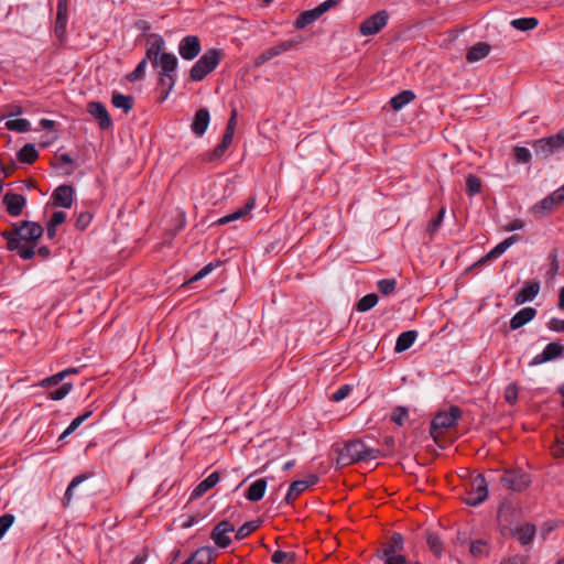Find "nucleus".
Here are the masks:
<instances>
[{
	"instance_id": "1",
	"label": "nucleus",
	"mask_w": 564,
	"mask_h": 564,
	"mask_svg": "<svg viewBox=\"0 0 564 564\" xmlns=\"http://www.w3.org/2000/svg\"><path fill=\"white\" fill-rule=\"evenodd\" d=\"M43 232L44 229L39 223L22 220L12 224V228L2 231L1 236L7 240L8 250L17 251L22 259L29 260L35 256L34 248Z\"/></svg>"
},
{
	"instance_id": "2",
	"label": "nucleus",
	"mask_w": 564,
	"mask_h": 564,
	"mask_svg": "<svg viewBox=\"0 0 564 564\" xmlns=\"http://www.w3.org/2000/svg\"><path fill=\"white\" fill-rule=\"evenodd\" d=\"M378 455V449L368 448L361 441H354L339 452L336 464L344 467L360 460L377 458Z\"/></svg>"
},
{
	"instance_id": "3",
	"label": "nucleus",
	"mask_w": 564,
	"mask_h": 564,
	"mask_svg": "<svg viewBox=\"0 0 564 564\" xmlns=\"http://www.w3.org/2000/svg\"><path fill=\"white\" fill-rule=\"evenodd\" d=\"M224 53L218 48L207 50L189 70L192 82H200L210 74L220 63Z\"/></svg>"
},
{
	"instance_id": "4",
	"label": "nucleus",
	"mask_w": 564,
	"mask_h": 564,
	"mask_svg": "<svg viewBox=\"0 0 564 564\" xmlns=\"http://www.w3.org/2000/svg\"><path fill=\"white\" fill-rule=\"evenodd\" d=\"M462 416L458 406L452 405L449 411H440L431 422L430 433L436 441L437 437L447 429L453 427Z\"/></svg>"
},
{
	"instance_id": "5",
	"label": "nucleus",
	"mask_w": 564,
	"mask_h": 564,
	"mask_svg": "<svg viewBox=\"0 0 564 564\" xmlns=\"http://www.w3.org/2000/svg\"><path fill=\"white\" fill-rule=\"evenodd\" d=\"M534 153L540 159H546L553 153L564 149V130L558 133L541 138L532 143Z\"/></svg>"
},
{
	"instance_id": "6",
	"label": "nucleus",
	"mask_w": 564,
	"mask_h": 564,
	"mask_svg": "<svg viewBox=\"0 0 564 564\" xmlns=\"http://www.w3.org/2000/svg\"><path fill=\"white\" fill-rule=\"evenodd\" d=\"M339 3V0H326L312 10L303 11L294 22V26L297 30L304 29L308 24L319 19L329 9L335 8Z\"/></svg>"
},
{
	"instance_id": "7",
	"label": "nucleus",
	"mask_w": 564,
	"mask_h": 564,
	"mask_svg": "<svg viewBox=\"0 0 564 564\" xmlns=\"http://www.w3.org/2000/svg\"><path fill=\"white\" fill-rule=\"evenodd\" d=\"M530 477L522 470H507L500 477V482L510 490L522 491L530 485Z\"/></svg>"
},
{
	"instance_id": "8",
	"label": "nucleus",
	"mask_w": 564,
	"mask_h": 564,
	"mask_svg": "<svg viewBox=\"0 0 564 564\" xmlns=\"http://www.w3.org/2000/svg\"><path fill=\"white\" fill-rule=\"evenodd\" d=\"M389 13L386 10H381L367 18L360 24L359 32L365 36L375 35L387 25Z\"/></svg>"
},
{
	"instance_id": "9",
	"label": "nucleus",
	"mask_w": 564,
	"mask_h": 564,
	"mask_svg": "<svg viewBox=\"0 0 564 564\" xmlns=\"http://www.w3.org/2000/svg\"><path fill=\"white\" fill-rule=\"evenodd\" d=\"M488 496L487 481L480 474L476 475L471 481V490L465 499L466 505L477 506L486 500Z\"/></svg>"
},
{
	"instance_id": "10",
	"label": "nucleus",
	"mask_w": 564,
	"mask_h": 564,
	"mask_svg": "<svg viewBox=\"0 0 564 564\" xmlns=\"http://www.w3.org/2000/svg\"><path fill=\"white\" fill-rule=\"evenodd\" d=\"M234 531V524L224 520L213 529L210 536L218 547L225 549L231 543L229 533H232Z\"/></svg>"
},
{
	"instance_id": "11",
	"label": "nucleus",
	"mask_w": 564,
	"mask_h": 564,
	"mask_svg": "<svg viewBox=\"0 0 564 564\" xmlns=\"http://www.w3.org/2000/svg\"><path fill=\"white\" fill-rule=\"evenodd\" d=\"M87 112L93 116L101 130H107L112 126L111 118L102 102L90 101L87 105Z\"/></svg>"
},
{
	"instance_id": "12",
	"label": "nucleus",
	"mask_w": 564,
	"mask_h": 564,
	"mask_svg": "<svg viewBox=\"0 0 564 564\" xmlns=\"http://www.w3.org/2000/svg\"><path fill=\"white\" fill-rule=\"evenodd\" d=\"M200 50H202L200 41H199L198 36H196V35L185 36L181 41L180 46H178L180 55L186 61H192L195 57H197L198 54L200 53Z\"/></svg>"
},
{
	"instance_id": "13",
	"label": "nucleus",
	"mask_w": 564,
	"mask_h": 564,
	"mask_svg": "<svg viewBox=\"0 0 564 564\" xmlns=\"http://www.w3.org/2000/svg\"><path fill=\"white\" fill-rule=\"evenodd\" d=\"M521 240V237L519 235H512L498 243L492 250H490L488 253H486L484 257H481L474 267L482 265L491 260L497 259L500 257L509 247H511L513 243Z\"/></svg>"
},
{
	"instance_id": "14",
	"label": "nucleus",
	"mask_w": 564,
	"mask_h": 564,
	"mask_svg": "<svg viewBox=\"0 0 564 564\" xmlns=\"http://www.w3.org/2000/svg\"><path fill=\"white\" fill-rule=\"evenodd\" d=\"M25 203V197L21 194L8 192L3 196V204L7 207L8 214L12 217H18L22 214Z\"/></svg>"
},
{
	"instance_id": "15",
	"label": "nucleus",
	"mask_w": 564,
	"mask_h": 564,
	"mask_svg": "<svg viewBox=\"0 0 564 564\" xmlns=\"http://www.w3.org/2000/svg\"><path fill=\"white\" fill-rule=\"evenodd\" d=\"M67 4L68 0H58L57 2V11H56V21L54 32L59 41H63L66 34V24H67Z\"/></svg>"
},
{
	"instance_id": "16",
	"label": "nucleus",
	"mask_w": 564,
	"mask_h": 564,
	"mask_svg": "<svg viewBox=\"0 0 564 564\" xmlns=\"http://www.w3.org/2000/svg\"><path fill=\"white\" fill-rule=\"evenodd\" d=\"M564 354V345L560 343H550L545 346L543 351L536 355L532 361L533 365L543 364L556 359Z\"/></svg>"
},
{
	"instance_id": "17",
	"label": "nucleus",
	"mask_w": 564,
	"mask_h": 564,
	"mask_svg": "<svg viewBox=\"0 0 564 564\" xmlns=\"http://www.w3.org/2000/svg\"><path fill=\"white\" fill-rule=\"evenodd\" d=\"M74 188L70 185H59L52 194L55 206L69 208L73 204Z\"/></svg>"
},
{
	"instance_id": "18",
	"label": "nucleus",
	"mask_w": 564,
	"mask_h": 564,
	"mask_svg": "<svg viewBox=\"0 0 564 564\" xmlns=\"http://www.w3.org/2000/svg\"><path fill=\"white\" fill-rule=\"evenodd\" d=\"M293 41H284L280 43L279 45H275L273 47L268 48L263 53H261L256 59H254V66L260 67L271 58L280 55L283 52L289 51L293 47Z\"/></svg>"
},
{
	"instance_id": "19",
	"label": "nucleus",
	"mask_w": 564,
	"mask_h": 564,
	"mask_svg": "<svg viewBox=\"0 0 564 564\" xmlns=\"http://www.w3.org/2000/svg\"><path fill=\"white\" fill-rule=\"evenodd\" d=\"M209 111L207 108H200L196 111L193 122L191 124L192 131L200 137L205 133L209 124Z\"/></svg>"
},
{
	"instance_id": "20",
	"label": "nucleus",
	"mask_w": 564,
	"mask_h": 564,
	"mask_svg": "<svg viewBox=\"0 0 564 564\" xmlns=\"http://www.w3.org/2000/svg\"><path fill=\"white\" fill-rule=\"evenodd\" d=\"M540 291V283L538 281L528 282L516 295L514 302L517 304H523L528 301H532Z\"/></svg>"
},
{
	"instance_id": "21",
	"label": "nucleus",
	"mask_w": 564,
	"mask_h": 564,
	"mask_svg": "<svg viewBox=\"0 0 564 564\" xmlns=\"http://www.w3.org/2000/svg\"><path fill=\"white\" fill-rule=\"evenodd\" d=\"M562 204V197L560 194H550L544 199H542L539 204L533 206L534 214L544 215L551 213L556 206Z\"/></svg>"
},
{
	"instance_id": "22",
	"label": "nucleus",
	"mask_w": 564,
	"mask_h": 564,
	"mask_svg": "<svg viewBox=\"0 0 564 564\" xmlns=\"http://www.w3.org/2000/svg\"><path fill=\"white\" fill-rule=\"evenodd\" d=\"M154 37V41L151 43L150 47L147 50L145 58L149 59L153 67L159 66L160 62V54L164 48V40L159 35H152Z\"/></svg>"
},
{
	"instance_id": "23",
	"label": "nucleus",
	"mask_w": 564,
	"mask_h": 564,
	"mask_svg": "<svg viewBox=\"0 0 564 564\" xmlns=\"http://www.w3.org/2000/svg\"><path fill=\"white\" fill-rule=\"evenodd\" d=\"M536 315V310L533 307H524L520 310L511 319H510V328L518 329L531 322Z\"/></svg>"
},
{
	"instance_id": "24",
	"label": "nucleus",
	"mask_w": 564,
	"mask_h": 564,
	"mask_svg": "<svg viewBox=\"0 0 564 564\" xmlns=\"http://www.w3.org/2000/svg\"><path fill=\"white\" fill-rule=\"evenodd\" d=\"M254 203L256 199L253 197L249 198L242 207L238 208L236 212L229 215L219 218L216 224L226 225L230 221L243 218L251 209H253Z\"/></svg>"
},
{
	"instance_id": "25",
	"label": "nucleus",
	"mask_w": 564,
	"mask_h": 564,
	"mask_svg": "<svg viewBox=\"0 0 564 564\" xmlns=\"http://www.w3.org/2000/svg\"><path fill=\"white\" fill-rule=\"evenodd\" d=\"M77 368H69V369H66V370H63L56 375H53V376H50L47 378H44L43 380H41L40 382H33L31 384V387H37L40 386L41 388H48V387H52V386H56L58 384L59 382H62L66 377H68L69 375H75L77 373Z\"/></svg>"
},
{
	"instance_id": "26",
	"label": "nucleus",
	"mask_w": 564,
	"mask_h": 564,
	"mask_svg": "<svg viewBox=\"0 0 564 564\" xmlns=\"http://www.w3.org/2000/svg\"><path fill=\"white\" fill-rule=\"evenodd\" d=\"M214 557V549L203 546L182 564H209Z\"/></svg>"
},
{
	"instance_id": "27",
	"label": "nucleus",
	"mask_w": 564,
	"mask_h": 564,
	"mask_svg": "<svg viewBox=\"0 0 564 564\" xmlns=\"http://www.w3.org/2000/svg\"><path fill=\"white\" fill-rule=\"evenodd\" d=\"M535 525L532 523H525L524 525L518 527L512 531V535L516 536L521 544H530L535 536Z\"/></svg>"
},
{
	"instance_id": "28",
	"label": "nucleus",
	"mask_w": 564,
	"mask_h": 564,
	"mask_svg": "<svg viewBox=\"0 0 564 564\" xmlns=\"http://www.w3.org/2000/svg\"><path fill=\"white\" fill-rule=\"evenodd\" d=\"M219 481V473H212L206 479L200 481L192 492V499L202 497L206 491L212 489Z\"/></svg>"
},
{
	"instance_id": "29",
	"label": "nucleus",
	"mask_w": 564,
	"mask_h": 564,
	"mask_svg": "<svg viewBox=\"0 0 564 564\" xmlns=\"http://www.w3.org/2000/svg\"><path fill=\"white\" fill-rule=\"evenodd\" d=\"M267 480L264 478L258 479L248 488L246 498L252 502L259 501L263 498Z\"/></svg>"
},
{
	"instance_id": "30",
	"label": "nucleus",
	"mask_w": 564,
	"mask_h": 564,
	"mask_svg": "<svg viewBox=\"0 0 564 564\" xmlns=\"http://www.w3.org/2000/svg\"><path fill=\"white\" fill-rule=\"evenodd\" d=\"M111 102L116 108L122 109L124 113H129L133 108L134 98L131 95L115 91L111 96Z\"/></svg>"
},
{
	"instance_id": "31",
	"label": "nucleus",
	"mask_w": 564,
	"mask_h": 564,
	"mask_svg": "<svg viewBox=\"0 0 564 564\" xmlns=\"http://www.w3.org/2000/svg\"><path fill=\"white\" fill-rule=\"evenodd\" d=\"M39 158V152L32 143L24 144L17 153V159L21 163L33 164Z\"/></svg>"
},
{
	"instance_id": "32",
	"label": "nucleus",
	"mask_w": 564,
	"mask_h": 564,
	"mask_svg": "<svg viewBox=\"0 0 564 564\" xmlns=\"http://www.w3.org/2000/svg\"><path fill=\"white\" fill-rule=\"evenodd\" d=\"M490 52V45L484 42L471 46L466 55V59L470 63L485 58Z\"/></svg>"
},
{
	"instance_id": "33",
	"label": "nucleus",
	"mask_w": 564,
	"mask_h": 564,
	"mask_svg": "<svg viewBox=\"0 0 564 564\" xmlns=\"http://www.w3.org/2000/svg\"><path fill=\"white\" fill-rule=\"evenodd\" d=\"M403 550V536L402 534L394 532L388 545L382 550V556L400 555L399 553Z\"/></svg>"
},
{
	"instance_id": "34",
	"label": "nucleus",
	"mask_w": 564,
	"mask_h": 564,
	"mask_svg": "<svg viewBox=\"0 0 564 564\" xmlns=\"http://www.w3.org/2000/svg\"><path fill=\"white\" fill-rule=\"evenodd\" d=\"M415 99V94L412 90H403L395 95L390 100V106L393 110H401L404 106Z\"/></svg>"
},
{
	"instance_id": "35",
	"label": "nucleus",
	"mask_w": 564,
	"mask_h": 564,
	"mask_svg": "<svg viewBox=\"0 0 564 564\" xmlns=\"http://www.w3.org/2000/svg\"><path fill=\"white\" fill-rule=\"evenodd\" d=\"M416 336L417 334L415 330L403 332L402 334L399 335L397 339L394 350L397 352L405 351L413 345L414 340L416 339Z\"/></svg>"
},
{
	"instance_id": "36",
	"label": "nucleus",
	"mask_w": 564,
	"mask_h": 564,
	"mask_svg": "<svg viewBox=\"0 0 564 564\" xmlns=\"http://www.w3.org/2000/svg\"><path fill=\"white\" fill-rule=\"evenodd\" d=\"M231 142H232V139L229 138V134L223 135L220 143L218 145H216V148L213 150V152L206 153L204 155V160L205 161H214V160L220 159L225 154V152L227 151V149L229 148Z\"/></svg>"
},
{
	"instance_id": "37",
	"label": "nucleus",
	"mask_w": 564,
	"mask_h": 564,
	"mask_svg": "<svg viewBox=\"0 0 564 564\" xmlns=\"http://www.w3.org/2000/svg\"><path fill=\"white\" fill-rule=\"evenodd\" d=\"M159 66H161V73L172 74L177 67V58L172 53H162Z\"/></svg>"
},
{
	"instance_id": "38",
	"label": "nucleus",
	"mask_w": 564,
	"mask_h": 564,
	"mask_svg": "<svg viewBox=\"0 0 564 564\" xmlns=\"http://www.w3.org/2000/svg\"><path fill=\"white\" fill-rule=\"evenodd\" d=\"M308 487H310L308 481H304V480L293 481L290 486L288 494H286L285 502L286 503L293 502Z\"/></svg>"
},
{
	"instance_id": "39",
	"label": "nucleus",
	"mask_w": 564,
	"mask_h": 564,
	"mask_svg": "<svg viewBox=\"0 0 564 564\" xmlns=\"http://www.w3.org/2000/svg\"><path fill=\"white\" fill-rule=\"evenodd\" d=\"M174 83L175 79L173 74H160L159 87L161 90V100H164L167 97V95L174 87Z\"/></svg>"
},
{
	"instance_id": "40",
	"label": "nucleus",
	"mask_w": 564,
	"mask_h": 564,
	"mask_svg": "<svg viewBox=\"0 0 564 564\" xmlns=\"http://www.w3.org/2000/svg\"><path fill=\"white\" fill-rule=\"evenodd\" d=\"M378 300L379 297L376 293L367 294L357 302L356 308L359 312H367L378 303Z\"/></svg>"
},
{
	"instance_id": "41",
	"label": "nucleus",
	"mask_w": 564,
	"mask_h": 564,
	"mask_svg": "<svg viewBox=\"0 0 564 564\" xmlns=\"http://www.w3.org/2000/svg\"><path fill=\"white\" fill-rule=\"evenodd\" d=\"M539 24L535 18H520L511 21V25L520 31H529L534 29Z\"/></svg>"
},
{
	"instance_id": "42",
	"label": "nucleus",
	"mask_w": 564,
	"mask_h": 564,
	"mask_svg": "<svg viewBox=\"0 0 564 564\" xmlns=\"http://www.w3.org/2000/svg\"><path fill=\"white\" fill-rule=\"evenodd\" d=\"M296 555L293 552L275 551L271 561L275 564H294Z\"/></svg>"
},
{
	"instance_id": "43",
	"label": "nucleus",
	"mask_w": 564,
	"mask_h": 564,
	"mask_svg": "<svg viewBox=\"0 0 564 564\" xmlns=\"http://www.w3.org/2000/svg\"><path fill=\"white\" fill-rule=\"evenodd\" d=\"M8 130L17 132H28L30 130V122L26 119H11L6 122Z\"/></svg>"
},
{
	"instance_id": "44",
	"label": "nucleus",
	"mask_w": 564,
	"mask_h": 564,
	"mask_svg": "<svg viewBox=\"0 0 564 564\" xmlns=\"http://www.w3.org/2000/svg\"><path fill=\"white\" fill-rule=\"evenodd\" d=\"M87 477H88L87 475L82 474V475L76 476V477L70 481L69 486H68V487H67V489H66L65 496H64V501H63V503H64V506H65V507L69 505V502H70V500H72V498H73V491H74V489H75L79 484H82L84 480H86V479H87Z\"/></svg>"
},
{
	"instance_id": "45",
	"label": "nucleus",
	"mask_w": 564,
	"mask_h": 564,
	"mask_svg": "<svg viewBox=\"0 0 564 564\" xmlns=\"http://www.w3.org/2000/svg\"><path fill=\"white\" fill-rule=\"evenodd\" d=\"M466 186L467 194L474 196L481 191V180L474 174H469L466 180Z\"/></svg>"
},
{
	"instance_id": "46",
	"label": "nucleus",
	"mask_w": 564,
	"mask_h": 564,
	"mask_svg": "<svg viewBox=\"0 0 564 564\" xmlns=\"http://www.w3.org/2000/svg\"><path fill=\"white\" fill-rule=\"evenodd\" d=\"M260 522L259 521H249L242 524L236 533L237 540H242L247 538L249 534H251L253 531H256L259 528Z\"/></svg>"
},
{
	"instance_id": "47",
	"label": "nucleus",
	"mask_w": 564,
	"mask_h": 564,
	"mask_svg": "<svg viewBox=\"0 0 564 564\" xmlns=\"http://www.w3.org/2000/svg\"><path fill=\"white\" fill-rule=\"evenodd\" d=\"M91 415V411L85 412L83 415L77 416L72 421L69 426L63 432L59 438H64L67 435L72 434L84 421H86Z\"/></svg>"
},
{
	"instance_id": "48",
	"label": "nucleus",
	"mask_w": 564,
	"mask_h": 564,
	"mask_svg": "<svg viewBox=\"0 0 564 564\" xmlns=\"http://www.w3.org/2000/svg\"><path fill=\"white\" fill-rule=\"evenodd\" d=\"M395 279H382L378 282V290L383 295H389L395 291Z\"/></svg>"
},
{
	"instance_id": "49",
	"label": "nucleus",
	"mask_w": 564,
	"mask_h": 564,
	"mask_svg": "<svg viewBox=\"0 0 564 564\" xmlns=\"http://www.w3.org/2000/svg\"><path fill=\"white\" fill-rule=\"evenodd\" d=\"M469 552L474 556H482L488 554V545L484 540H477L470 543Z\"/></svg>"
},
{
	"instance_id": "50",
	"label": "nucleus",
	"mask_w": 564,
	"mask_h": 564,
	"mask_svg": "<svg viewBox=\"0 0 564 564\" xmlns=\"http://www.w3.org/2000/svg\"><path fill=\"white\" fill-rule=\"evenodd\" d=\"M513 156L517 163H529L531 161V152L524 147H514Z\"/></svg>"
},
{
	"instance_id": "51",
	"label": "nucleus",
	"mask_w": 564,
	"mask_h": 564,
	"mask_svg": "<svg viewBox=\"0 0 564 564\" xmlns=\"http://www.w3.org/2000/svg\"><path fill=\"white\" fill-rule=\"evenodd\" d=\"M427 544L435 556L441 557L443 551V543L440 538L435 534L427 536Z\"/></svg>"
},
{
	"instance_id": "52",
	"label": "nucleus",
	"mask_w": 564,
	"mask_h": 564,
	"mask_svg": "<svg viewBox=\"0 0 564 564\" xmlns=\"http://www.w3.org/2000/svg\"><path fill=\"white\" fill-rule=\"evenodd\" d=\"M91 219H93V216L90 213L83 212L77 216L75 226L79 230H85L88 227V225L90 224Z\"/></svg>"
},
{
	"instance_id": "53",
	"label": "nucleus",
	"mask_w": 564,
	"mask_h": 564,
	"mask_svg": "<svg viewBox=\"0 0 564 564\" xmlns=\"http://www.w3.org/2000/svg\"><path fill=\"white\" fill-rule=\"evenodd\" d=\"M15 518L11 513H6L0 517V539L4 535L8 529L13 524Z\"/></svg>"
},
{
	"instance_id": "54",
	"label": "nucleus",
	"mask_w": 564,
	"mask_h": 564,
	"mask_svg": "<svg viewBox=\"0 0 564 564\" xmlns=\"http://www.w3.org/2000/svg\"><path fill=\"white\" fill-rule=\"evenodd\" d=\"M406 417H408V409L404 406L395 408L391 414V420L398 425H402Z\"/></svg>"
},
{
	"instance_id": "55",
	"label": "nucleus",
	"mask_w": 564,
	"mask_h": 564,
	"mask_svg": "<svg viewBox=\"0 0 564 564\" xmlns=\"http://www.w3.org/2000/svg\"><path fill=\"white\" fill-rule=\"evenodd\" d=\"M145 66H147V58H143L137 65L135 69L127 75V79L129 82H134V80L141 78L143 76V74H144Z\"/></svg>"
},
{
	"instance_id": "56",
	"label": "nucleus",
	"mask_w": 564,
	"mask_h": 564,
	"mask_svg": "<svg viewBox=\"0 0 564 564\" xmlns=\"http://www.w3.org/2000/svg\"><path fill=\"white\" fill-rule=\"evenodd\" d=\"M236 126H237V109L234 108L231 110L230 118L227 122V127H226L224 135L229 134V138L234 139Z\"/></svg>"
},
{
	"instance_id": "57",
	"label": "nucleus",
	"mask_w": 564,
	"mask_h": 564,
	"mask_svg": "<svg viewBox=\"0 0 564 564\" xmlns=\"http://www.w3.org/2000/svg\"><path fill=\"white\" fill-rule=\"evenodd\" d=\"M444 215H445V209L441 208L437 216L430 221V224L427 226V231L431 235H433L438 229V227L441 226V224L443 221Z\"/></svg>"
},
{
	"instance_id": "58",
	"label": "nucleus",
	"mask_w": 564,
	"mask_h": 564,
	"mask_svg": "<svg viewBox=\"0 0 564 564\" xmlns=\"http://www.w3.org/2000/svg\"><path fill=\"white\" fill-rule=\"evenodd\" d=\"M553 455L558 457L564 455V425L562 431L556 436L555 447L553 448Z\"/></svg>"
},
{
	"instance_id": "59",
	"label": "nucleus",
	"mask_w": 564,
	"mask_h": 564,
	"mask_svg": "<svg viewBox=\"0 0 564 564\" xmlns=\"http://www.w3.org/2000/svg\"><path fill=\"white\" fill-rule=\"evenodd\" d=\"M219 262L217 263H208L207 265H205L203 269H200L195 275H193L189 280V282H195V281H198L200 279H203L204 276H206L207 274H209L216 267H218Z\"/></svg>"
},
{
	"instance_id": "60",
	"label": "nucleus",
	"mask_w": 564,
	"mask_h": 564,
	"mask_svg": "<svg viewBox=\"0 0 564 564\" xmlns=\"http://www.w3.org/2000/svg\"><path fill=\"white\" fill-rule=\"evenodd\" d=\"M547 327L553 332L564 333V319L551 318L547 323Z\"/></svg>"
},
{
	"instance_id": "61",
	"label": "nucleus",
	"mask_w": 564,
	"mask_h": 564,
	"mask_svg": "<svg viewBox=\"0 0 564 564\" xmlns=\"http://www.w3.org/2000/svg\"><path fill=\"white\" fill-rule=\"evenodd\" d=\"M66 220V214L64 212H55L53 213L51 219L48 223L52 224V226H58L62 225Z\"/></svg>"
},
{
	"instance_id": "62",
	"label": "nucleus",
	"mask_w": 564,
	"mask_h": 564,
	"mask_svg": "<svg viewBox=\"0 0 564 564\" xmlns=\"http://www.w3.org/2000/svg\"><path fill=\"white\" fill-rule=\"evenodd\" d=\"M523 226H524V223L521 219H513L512 221H510L508 225H506L503 227V230L505 231H514V230L522 229Z\"/></svg>"
},
{
	"instance_id": "63",
	"label": "nucleus",
	"mask_w": 564,
	"mask_h": 564,
	"mask_svg": "<svg viewBox=\"0 0 564 564\" xmlns=\"http://www.w3.org/2000/svg\"><path fill=\"white\" fill-rule=\"evenodd\" d=\"M383 557L386 558V564H406L404 555H390Z\"/></svg>"
},
{
	"instance_id": "64",
	"label": "nucleus",
	"mask_w": 564,
	"mask_h": 564,
	"mask_svg": "<svg viewBox=\"0 0 564 564\" xmlns=\"http://www.w3.org/2000/svg\"><path fill=\"white\" fill-rule=\"evenodd\" d=\"M500 564H524V560L520 555H513V556L502 560L500 562Z\"/></svg>"
}]
</instances>
